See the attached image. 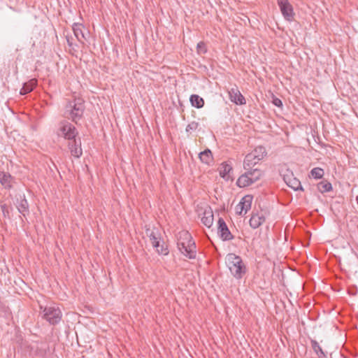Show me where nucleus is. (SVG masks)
Listing matches in <instances>:
<instances>
[{"instance_id":"f257e3e1","label":"nucleus","mask_w":358,"mask_h":358,"mask_svg":"<svg viewBox=\"0 0 358 358\" xmlns=\"http://www.w3.org/2000/svg\"><path fill=\"white\" fill-rule=\"evenodd\" d=\"M85 110V101L83 98L73 96L69 99L64 108V115L76 124L80 120Z\"/></svg>"},{"instance_id":"f03ea898","label":"nucleus","mask_w":358,"mask_h":358,"mask_svg":"<svg viewBox=\"0 0 358 358\" xmlns=\"http://www.w3.org/2000/svg\"><path fill=\"white\" fill-rule=\"evenodd\" d=\"M177 240V245L181 253L189 259H194L196 255V245L190 233L185 230L180 231Z\"/></svg>"},{"instance_id":"7ed1b4c3","label":"nucleus","mask_w":358,"mask_h":358,"mask_svg":"<svg viewBox=\"0 0 358 358\" xmlns=\"http://www.w3.org/2000/svg\"><path fill=\"white\" fill-rule=\"evenodd\" d=\"M226 262L233 276L237 279L242 278L246 272V267L241 257L234 253H229L227 255Z\"/></svg>"},{"instance_id":"20e7f679","label":"nucleus","mask_w":358,"mask_h":358,"mask_svg":"<svg viewBox=\"0 0 358 358\" xmlns=\"http://www.w3.org/2000/svg\"><path fill=\"white\" fill-rule=\"evenodd\" d=\"M245 171L236 181V185L239 187H248L260 180L263 176V171L259 169H250Z\"/></svg>"},{"instance_id":"39448f33","label":"nucleus","mask_w":358,"mask_h":358,"mask_svg":"<svg viewBox=\"0 0 358 358\" xmlns=\"http://www.w3.org/2000/svg\"><path fill=\"white\" fill-rule=\"evenodd\" d=\"M42 310V318L45 320L50 324L55 325L58 324L62 317V313L59 307L55 306H46L43 308L40 306Z\"/></svg>"},{"instance_id":"423d86ee","label":"nucleus","mask_w":358,"mask_h":358,"mask_svg":"<svg viewBox=\"0 0 358 358\" xmlns=\"http://www.w3.org/2000/svg\"><path fill=\"white\" fill-rule=\"evenodd\" d=\"M57 134L64 138L71 141L78 135L76 128L69 122L64 120L59 122Z\"/></svg>"},{"instance_id":"0eeeda50","label":"nucleus","mask_w":358,"mask_h":358,"mask_svg":"<svg viewBox=\"0 0 358 358\" xmlns=\"http://www.w3.org/2000/svg\"><path fill=\"white\" fill-rule=\"evenodd\" d=\"M217 233L220 238L223 241H229L234 238V235L222 217L217 220Z\"/></svg>"},{"instance_id":"6e6552de","label":"nucleus","mask_w":358,"mask_h":358,"mask_svg":"<svg viewBox=\"0 0 358 358\" xmlns=\"http://www.w3.org/2000/svg\"><path fill=\"white\" fill-rule=\"evenodd\" d=\"M72 29L78 41L83 46L85 45L89 31L85 28L83 24L80 23H74L72 26Z\"/></svg>"},{"instance_id":"1a4fd4ad","label":"nucleus","mask_w":358,"mask_h":358,"mask_svg":"<svg viewBox=\"0 0 358 358\" xmlns=\"http://www.w3.org/2000/svg\"><path fill=\"white\" fill-rule=\"evenodd\" d=\"M280 11L287 21H292L294 16L293 7L288 0H277Z\"/></svg>"},{"instance_id":"9d476101","label":"nucleus","mask_w":358,"mask_h":358,"mask_svg":"<svg viewBox=\"0 0 358 358\" xmlns=\"http://www.w3.org/2000/svg\"><path fill=\"white\" fill-rule=\"evenodd\" d=\"M252 201L251 195H245L242 198L238 204L236 206V212L238 215L246 214L250 209Z\"/></svg>"},{"instance_id":"9b49d317","label":"nucleus","mask_w":358,"mask_h":358,"mask_svg":"<svg viewBox=\"0 0 358 358\" xmlns=\"http://www.w3.org/2000/svg\"><path fill=\"white\" fill-rule=\"evenodd\" d=\"M68 147L70 150L71 155L76 157L79 158L82 154L83 150L81 148V141L80 139L76 138L69 141Z\"/></svg>"},{"instance_id":"f8f14e48","label":"nucleus","mask_w":358,"mask_h":358,"mask_svg":"<svg viewBox=\"0 0 358 358\" xmlns=\"http://www.w3.org/2000/svg\"><path fill=\"white\" fill-rule=\"evenodd\" d=\"M230 100L237 105H244L246 103L245 97L242 95L237 87H232L229 91Z\"/></svg>"},{"instance_id":"ddd939ff","label":"nucleus","mask_w":358,"mask_h":358,"mask_svg":"<svg viewBox=\"0 0 358 358\" xmlns=\"http://www.w3.org/2000/svg\"><path fill=\"white\" fill-rule=\"evenodd\" d=\"M214 220L213 212L211 208L208 207L204 210L202 216L201 217V221L203 225L206 227L210 228L213 224Z\"/></svg>"},{"instance_id":"4468645a","label":"nucleus","mask_w":358,"mask_h":358,"mask_svg":"<svg viewBox=\"0 0 358 358\" xmlns=\"http://www.w3.org/2000/svg\"><path fill=\"white\" fill-rule=\"evenodd\" d=\"M151 244L159 255H167L169 254L168 247L162 239L153 241Z\"/></svg>"},{"instance_id":"2eb2a0df","label":"nucleus","mask_w":358,"mask_h":358,"mask_svg":"<svg viewBox=\"0 0 358 358\" xmlns=\"http://www.w3.org/2000/svg\"><path fill=\"white\" fill-rule=\"evenodd\" d=\"M260 159H257V157L255 155H252L251 153L248 154L243 161V168L245 170H249L252 169V166L256 165Z\"/></svg>"},{"instance_id":"dca6fc26","label":"nucleus","mask_w":358,"mask_h":358,"mask_svg":"<svg viewBox=\"0 0 358 358\" xmlns=\"http://www.w3.org/2000/svg\"><path fill=\"white\" fill-rule=\"evenodd\" d=\"M145 234L148 237L150 243L155 241L158 239H162V236L159 230L157 228H146Z\"/></svg>"},{"instance_id":"f3484780","label":"nucleus","mask_w":358,"mask_h":358,"mask_svg":"<svg viewBox=\"0 0 358 358\" xmlns=\"http://www.w3.org/2000/svg\"><path fill=\"white\" fill-rule=\"evenodd\" d=\"M38 81L36 78H32L23 85L20 90V94L25 95L31 92L37 85Z\"/></svg>"},{"instance_id":"a211bd4d","label":"nucleus","mask_w":358,"mask_h":358,"mask_svg":"<svg viewBox=\"0 0 358 358\" xmlns=\"http://www.w3.org/2000/svg\"><path fill=\"white\" fill-rule=\"evenodd\" d=\"M265 222V217L259 214H254L250 219L249 223L252 229H257Z\"/></svg>"},{"instance_id":"6ab92c4d","label":"nucleus","mask_w":358,"mask_h":358,"mask_svg":"<svg viewBox=\"0 0 358 358\" xmlns=\"http://www.w3.org/2000/svg\"><path fill=\"white\" fill-rule=\"evenodd\" d=\"M0 182L5 188L10 189L12 187L13 178L8 173L0 172Z\"/></svg>"},{"instance_id":"aec40b11","label":"nucleus","mask_w":358,"mask_h":358,"mask_svg":"<svg viewBox=\"0 0 358 358\" xmlns=\"http://www.w3.org/2000/svg\"><path fill=\"white\" fill-rule=\"evenodd\" d=\"M200 160L206 164H210L213 162L212 152L209 149H206L199 154Z\"/></svg>"},{"instance_id":"412c9836","label":"nucleus","mask_w":358,"mask_h":358,"mask_svg":"<svg viewBox=\"0 0 358 358\" xmlns=\"http://www.w3.org/2000/svg\"><path fill=\"white\" fill-rule=\"evenodd\" d=\"M232 171L231 165L226 162H223L220 165V175L222 178L228 180L229 178V173Z\"/></svg>"},{"instance_id":"4be33fe9","label":"nucleus","mask_w":358,"mask_h":358,"mask_svg":"<svg viewBox=\"0 0 358 358\" xmlns=\"http://www.w3.org/2000/svg\"><path fill=\"white\" fill-rule=\"evenodd\" d=\"M189 101L192 106L201 108L204 105V100L203 98L197 94H192L190 96Z\"/></svg>"},{"instance_id":"5701e85b","label":"nucleus","mask_w":358,"mask_h":358,"mask_svg":"<svg viewBox=\"0 0 358 358\" xmlns=\"http://www.w3.org/2000/svg\"><path fill=\"white\" fill-rule=\"evenodd\" d=\"M317 189L321 193H325L332 189L331 184L327 181H322L317 184Z\"/></svg>"},{"instance_id":"b1692460","label":"nucleus","mask_w":358,"mask_h":358,"mask_svg":"<svg viewBox=\"0 0 358 358\" xmlns=\"http://www.w3.org/2000/svg\"><path fill=\"white\" fill-rule=\"evenodd\" d=\"M17 209L24 216H25V214L29 212V204L24 198L20 200Z\"/></svg>"},{"instance_id":"393cba45","label":"nucleus","mask_w":358,"mask_h":358,"mask_svg":"<svg viewBox=\"0 0 358 358\" xmlns=\"http://www.w3.org/2000/svg\"><path fill=\"white\" fill-rule=\"evenodd\" d=\"M324 175V170L320 167L314 168L310 172V176L315 179H321L323 178Z\"/></svg>"},{"instance_id":"a878e982","label":"nucleus","mask_w":358,"mask_h":358,"mask_svg":"<svg viewBox=\"0 0 358 358\" xmlns=\"http://www.w3.org/2000/svg\"><path fill=\"white\" fill-rule=\"evenodd\" d=\"M252 155H255L257 159L262 160L266 155V150L262 146L257 147L252 152H250Z\"/></svg>"},{"instance_id":"bb28decb","label":"nucleus","mask_w":358,"mask_h":358,"mask_svg":"<svg viewBox=\"0 0 358 358\" xmlns=\"http://www.w3.org/2000/svg\"><path fill=\"white\" fill-rule=\"evenodd\" d=\"M310 343H311V347H312L313 351L317 354V355L319 357H322L324 356V353L322 348L320 347V345L316 341L311 340Z\"/></svg>"},{"instance_id":"cd10ccee","label":"nucleus","mask_w":358,"mask_h":358,"mask_svg":"<svg viewBox=\"0 0 358 358\" xmlns=\"http://www.w3.org/2000/svg\"><path fill=\"white\" fill-rule=\"evenodd\" d=\"M287 185L289 187H290L291 188H292L294 190H299V189L303 190L300 181L296 178H293V179L290 180L289 182H287Z\"/></svg>"},{"instance_id":"c85d7f7f","label":"nucleus","mask_w":358,"mask_h":358,"mask_svg":"<svg viewBox=\"0 0 358 358\" xmlns=\"http://www.w3.org/2000/svg\"><path fill=\"white\" fill-rule=\"evenodd\" d=\"M199 127V123L193 121L187 124L186 127V131L188 133H192L194 131H196Z\"/></svg>"},{"instance_id":"c756f323","label":"nucleus","mask_w":358,"mask_h":358,"mask_svg":"<svg viewBox=\"0 0 358 358\" xmlns=\"http://www.w3.org/2000/svg\"><path fill=\"white\" fill-rule=\"evenodd\" d=\"M197 52L199 54H205L207 52V47L204 42L201 41L196 46Z\"/></svg>"},{"instance_id":"7c9ffc66","label":"nucleus","mask_w":358,"mask_h":358,"mask_svg":"<svg viewBox=\"0 0 358 358\" xmlns=\"http://www.w3.org/2000/svg\"><path fill=\"white\" fill-rule=\"evenodd\" d=\"M66 41H67V43H68V45L72 48L73 50H74V44H73V39L71 36H66Z\"/></svg>"},{"instance_id":"2f4dec72","label":"nucleus","mask_w":358,"mask_h":358,"mask_svg":"<svg viewBox=\"0 0 358 358\" xmlns=\"http://www.w3.org/2000/svg\"><path fill=\"white\" fill-rule=\"evenodd\" d=\"M273 103L275 106H278V107H280L282 106V101L278 99V98H275L273 99Z\"/></svg>"},{"instance_id":"473e14b6","label":"nucleus","mask_w":358,"mask_h":358,"mask_svg":"<svg viewBox=\"0 0 358 358\" xmlns=\"http://www.w3.org/2000/svg\"><path fill=\"white\" fill-rule=\"evenodd\" d=\"M345 358H346V357H345Z\"/></svg>"}]
</instances>
